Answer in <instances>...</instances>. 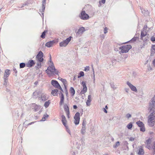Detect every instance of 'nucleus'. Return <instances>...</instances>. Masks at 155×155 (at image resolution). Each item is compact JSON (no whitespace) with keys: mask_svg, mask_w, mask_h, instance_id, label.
<instances>
[{"mask_svg":"<svg viewBox=\"0 0 155 155\" xmlns=\"http://www.w3.org/2000/svg\"><path fill=\"white\" fill-rule=\"evenodd\" d=\"M150 29H151V28H148L146 25H144L141 31L140 35V39L141 40H143V41H146L147 40L148 37L146 36V35L148 31Z\"/></svg>","mask_w":155,"mask_h":155,"instance_id":"nucleus-1","label":"nucleus"},{"mask_svg":"<svg viewBox=\"0 0 155 155\" xmlns=\"http://www.w3.org/2000/svg\"><path fill=\"white\" fill-rule=\"evenodd\" d=\"M46 72L48 74H53L54 75L58 74V71L55 69L54 64L51 65H49L47 69L46 70Z\"/></svg>","mask_w":155,"mask_h":155,"instance_id":"nucleus-2","label":"nucleus"},{"mask_svg":"<svg viewBox=\"0 0 155 155\" xmlns=\"http://www.w3.org/2000/svg\"><path fill=\"white\" fill-rule=\"evenodd\" d=\"M155 117V110L153 111V112L151 113L148 117V125L151 127H153L154 126L155 121H153L154 120Z\"/></svg>","mask_w":155,"mask_h":155,"instance_id":"nucleus-3","label":"nucleus"},{"mask_svg":"<svg viewBox=\"0 0 155 155\" xmlns=\"http://www.w3.org/2000/svg\"><path fill=\"white\" fill-rule=\"evenodd\" d=\"M131 48L132 46L130 45H127L120 47L119 49L121 50L120 51L121 53H126Z\"/></svg>","mask_w":155,"mask_h":155,"instance_id":"nucleus-4","label":"nucleus"},{"mask_svg":"<svg viewBox=\"0 0 155 155\" xmlns=\"http://www.w3.org/2000/svg\"><path fill=\"white\" fill-rule=\"evenodd\" d=\"M155 109V95L151 99V102L149 104L148 110L150 112L153 110Z\"/></svg>","mask_w":155,"mask_h":155,"instance_id":"nucleus-5","label":"nucleus"},{"mask_svg":"<svg viewBox=\"0 0 155 155\" xmlns=\"http://www.w3.org/2000/svg\"><path fill=\"white\" fill-rule=\"evenodd\" d=\"M72 37H69L68 38H67L65 40L63 41L60 43L59 45L61 47H65L68 44V43L71 40Z\"/></svg>","mask_w":155,"mask_h":155,"instance_id":"nucleus-6","label":"nucleus"},{"mask_svg":"<svg viewBox=\"0 0 155 155\" xmlns=\"http://www.w3.org/2000/svg\"><path fill=\"white\" fill-rule=\"evenodd\" d=\"M52 85L56 88H57L63 91V90L58 82L55 80H52L51 81Z\"/></svg>","mask_w":155,"mask_h":155,"instance_id":"nucleus-7","label":"nucleus"},{"mask_svg":"<svg viewBox=\"0 0 155 155\" xmlns=\"http://www.w3.org/2000/svg\"><path fill=\"white\" fill-rule=\"evenodd\" d=\"M74 119V123L76 125L79 124L80 121V113L77 112L75 115Z\"/></svg>","mask_w":155,"mask_h":155,"instance_id":"nucleus-8","label":"nucleus"},{"mask_svg":"<svg viewBox=\"0 0 155 155\" xmlns=\"http://www.w3.org/2000/svg\"><path fill=\"white\" fill-rule=\"evenodd\" d=\"M80 18L83 20H87L89 18V15L87 14L85 11H82L80 15Z\"/></svg>","mask_w":155,"mask_h":155,"instance_id":"nucleus-9","label":"nucleus"},{"mask_svg":"<svg viewBox=\"0 0 155 155\" xmlns=\"http://www.w3.org/2000/svg\"><path fill=\"white\" fill-rule=\"evenodd\" d=\"M43 54L41 51H40L36 56V58L40 62H42L43 61Z\"/></svg>","mask_w":155,"mask_h":155,"instance_id":"nucleus-10","label":"nucleus"},{"mask_svg":"<svg viewBox=\"0 0 155 155\" xmlns=\"http://www.w3.org/2000/svg\"><path fill=\"white\" fill-rule=\"evenodd\" d=\"M136 124L140 127V130L141 131L144 132L145 131L144 125L142 122L139 120L136 122Z\"/></svg>","mask_w":155,"mask_h":155,"instance_id":"nucleus-11","label":"nucleus"},{"mask_svg":"<svg viewBox=\"0 0 155 155\" xmlns=\"http://www.w3.org/2000/svg\"><path fill=\"white\" fill-rule=\"evenodd\" d=\"M63 91H60V92H58V94L60 98V105H62L63 103H64V95L63 94Z\"/></svg>","mask_w":155,"mask_h":155,"instance_id":"nucleus-12","label":"nucleus"},{"mask_svg":"<svg viewBox=\"0 0 155 155\" xmlns=\"http://www.w3.org/2000/svg\"><path fill=\"white\" fill-rule=\"evenodd\" d=\"M127 85L129 86V87H130V88L132 91L135 92L137 91V88L135 86L133 85L129 81H127Z\"/></svg>","mask_w":155,"mask_h":155,"instance_id":"nucleus-13","label":"nucleus"},{"mask_svg":"<svg viewBox=\"0 0 155 155\" xmlns=\"http://www.w3.org/2000/svg\"><path fill=\"white\" fill-rule=\"evenodd\" d=\"M46 4V0H43L42 2V14L43 16V18L44 17V12L45 9V4Z\"/></svg>","mask_w":155,"mask_h":155,"instance_id":"nucleus-14","label":"nucleus"},{"mask_svg":"<svg viewBox=\"0 0 155 155\" xmlns=\"http://www.w3.org/2000/svg\"><path fill=\"white\" fill-rule=\"evenodd\" d=\"M55 42V41L54 40L50 41L46 43L45 44V46L49 48L50 47L53 45Z\"/></svg>","mask_w":155,"mask_h":155,"instance_id":"nucleus-15","label":"nucleus"},{"mask_svg":"<svg viewBox=\"0 0 155 155\" xmlns=\"http://www.w3.org/2000/svg\"><path fill=\"white\" fill-rule=\"evenodd\" d=\"M61 117L62 118L61 121L62 124L64 126H66V125H67V122L66 117L64 115H62Z\"/></svg>","mask_w":155,"mask_h":155,"instance_id":"nucleus-16","label":"nucleus"},{"mask_svg":"<svg viewBox=\"0 0 155 155\" xmlns=\"http://www.w3.org/2000/svg\"><path fill=\"white\" fill-rule=\"evenodd\" d=\"M35 64L34 61L31 60L28 62L26 64V66L28 67H31L33 66Z\"/></svg>","mask_w":155,"mask_h":155,"instance_id":"nucleus-17","label":"nucleus"},{"mask_svg":"<svg viewBox=\"0 0 155 155\" xmlns=\"http://www.w3.org/2000/svg\"><path fill=\"white\" fill-rule=\"evenodd\" d=\"M91 95H89L88 96L87 100L86 102V105L87 106H89L90 105V102L91 101Z\"/></svg>","mask_w":155,"mask_h":155,"instance_id":"nucleus-18","label":"nucleus"},{"mask_svg":"<svg viewBox=\"0 0 155 155\" xmlns=\"http://www.w3.org/2000/svg\"><path fill=\"white\" fill-rule=\"evenodd\" d=\"M9 70L6 69L5 70L4 74V78H8V77L10 74V73L9 72Z\"/></svg>","mask_w":155,"mask_h":155,"instance_id":"nucleus-19","label":"nucleus"},{"mask_svg":"<svg viewBox=\"0 0 155 155\" xmlns=\"http://www.w3.org/2000/svg\"><path fill=\"white\" fill-rule=\"evenodd\" d=\"M85 31L84 28L83 27L80 28L77 33V34L80 35L82 34Z\"/></svg>","mask_w":155,"mask_h":155,"instance_id":"nucleus-20","label":"nucleus"},{"mask_svg":"<svg viewBox=\"0 0 155 155\" xmlns=\"http://www.w3.org/2000/svg\"><path fill=\"white\" fill-rule=\"evenodd\" d=\"M46 96L47 95L46 94H42L41 96V99L42 101H45L47 100L48 97H47Z\"/></svg>","mask_w":155,"mask_h":155,"instance_id":"nucleus-21","label":"nucleus"},{"mask_svg":"<svg viewBox=\"0 0 155 155\" xmlns=\"http://www.w3.org/2000/svg\"><path fill=\"white\" fill-rule=\"evenodd\" d=\"M144 152L143 150L141 147H140L139 149L138 154L139 155H143Z\"/></svg>","mask_w":155,"mask_h":155,"instance_id":"nucleus-22","label":"nucleus"},{"mask_svg":"<svg viewBox=\"0 0 155 155\" xmlns=\"http://www.w3.org/2000/svg\"><path fill=\"white\" fill-rule=\"evenodd\" d=\"M58 90L57 89L52 90L51 92V94L54 96H56L58 95Z\"/></svg>","mask_w":155,"mask_h":155,"instance_id":"nucleus-23","label":"nucleus"},{"mask_svg":"<svg viewBox=\"0 0 155 155\" xmlns=\"http://www.w3.org/2000/svg\"><path fill=\"white\" fill-rule=\"evenodd\" d=\"M61 81L63 83L65 88L66 89V84H67V81L65 79H64L62 78H61Z\"/></svg>","mask_w":155,"mask_h":155,"instance_id":"nucleus-24","label":"nucleus"},{"mask_svg":"<svg viewBox=\"0 0 155 155\" xmlns=\"http://www.w3.org/2000/svg\"><path fill=\"white\" fill-rule=\"evenodd\" d=\"M70 92L71 94V95L73 96L75 93V91L73 87H71L70 88Z\"/></svg>","mask_w":155,"mask_h":155,"instance_id":"nucleus-25","label":"nucleus"},{"mask_svg":"<svg viewBox=\"0 0 155 155\" xmlns=\"http://www.w3.org/2000/svg\"><path fill=\"white\" fill-rule=\"evenodd\" d=\"M87 88H83L82 90L80 92V94H84L87 91Z\"/></svg>","mask_w":155,"mask_h":155,"instance_id":"nucleus-26","label":"nucleus"},{"mask_svg":"<svg viewBox=\"0 0 155 155\" xmlns=\"http://www.w3.org/2000/svg\"><path fill=\"white\" fill-rule=\"evenodd\" d=\"M120 145V143L119 141L117 142L115 144L113 145V147L114 148H117Z\"/></svg>","mask_w":155,"mask_h":155,"instance_id":"nucleus-27","label":"nucleus"},{"mask_svg":"<svg viewBox=\"0 0 155 155\" xmlns=\"http://www.w3.org/2000/svg\"><path fill=\"white\" fill-rule=\"evenodd\" d=\"M48 117V115L47 114H45L43 116V117L42 118V119L41 120V121H45L46 119V118L47 117Z\"/></svg>","mask_w":155,"mask_h":155,"instance_id":"nucleus-28","label":"nucleus"},{"mask_svg":"<svg viewBox=\"0 0 155 155\" xmlns=\"http://www.w3.org/2000/svg\"><path fill=\"white\" fill-rule=\"evenodd\" d=\"M64 109L65 112L69 111V107L66 104L64 105Z\"/></svg>","mask_w":155,"mask_h":155,"instance_id":"nucleus-29","label":"nucleus"},{"mask_svg":"<svg viewBox=\"0 0 155 155\" xmlns=\"http://www.w3.org/2000/svg\"><path fill=\"white\" fill-rule=\"evenodd\" d=\"M39 109V106L37 105H35L34 108V109L35 111H38Z\"/></svg>","mask_w":155,"mask_h":155,"instance_id":"nucleus-30","label":"nucleus"},{"mask_svg":"<svg viewBox=\"0 0 155 155\" xmlns=\"http://www.w3.org/2000/svg\"><path fill=\"white\" fill-rule=\"evenodd\" d=\"M133 126L132 124L131 123H130L127 126V127L129 129H131Z\"/></svg>","mask_w":155,"mask_h":155,"instance_id":"nucleus-31","label":"nucleus"},{"mask_svg":"<svg viewBox=\"0 0 155 155\" xmlns=\"http://www.w3.org/2000/svg\"><path fill=\"white\" fill-rule=\"evenodd\" d=\"M80 75H78V78H80L81 77L84 76V72L83 71H81L79 73Z\"/></svg>","mask_w":155,"mask_h":155,"instance_id":"nucleus-32","label":"nucleus"},{"mask_svg":"<svg viewBox=\"0 0 155 155\" xmlns=\"http://www.w3.org/2000/svg\"><path fill=\"white\" fill-rule=\"evenodd\" d=\"M25 63H21L20 64V68H23L25 67Z\"/></svg>","mask_w":155,"mask_h":155,"instance_id":"nucleus-33","label":"nucleus"},{"mask_svg":"<svg viewBox=\"0 0 155 155\" xmlns=\"http://www.w3.org/2000/svg\"><path fill=\"white\" fill-rule=\"evenodd\" d=\"M141 12H142V13H143V14H144V15H145L146 14H147L148 13V12L147 10L146 11L145 10H144L143 9H141Z\"/></svg>","mask_w":155,"mask_h":155,"instance_id":"nucleus-34","label":"nucleus"},{"mask_svg":"<svg viewBox=\"0 0 155 155\" xmlns=\"http://www.w3.org/2000/svg\"><path fill=\"white\" fill-rule=\"evenodd\" d=\"M50 102H49V101H46L45 104H44V106L46 108H47L49 105L50 104Z\"/></svg>","mask_w":155,"mask_h":155,"instance_id":"nucleus-35","label":"nucleus"},{"mask_svg":"<svg viewBox=\"0 0 155 155\" xmlns=\"http://www.w3.org/2000/svg\"><path fill=\"white\" fill-rule=\"evenodd\" d=\"M81 85H82L83 87V88L85 87V88H87L86 86V83L84 81H83L81 84Z\"/></svg>","mask_w":155,"mask_h":155,"instance_id":"nucleus-36","label":"nucleus"},{"mask_svg":"<svg viewBox=\"0 0 155 155\" xmlns=\"http://www.w3.org/2000/svg\"><path fill=\"white\" fill-rule=\"evenodd\" d=\"M45 33L46 32L45 31H44L42 32L41 35V37L43 38H44L45 36Z\"/></svg>","mask_w":155,"mask_h":155,"instance_id":"nucleus-37","label":"nucleus"},{"mask_svg":"<svg viewBox=\"0 0 155 155\" xmlns=\"http://www.w3.org/2000/svg\"><path fill=\"white\" fill-rule=\"evenodd\" d=\"M33 96H35V98H37L38 97V95L39 94V93L37 92V91H35V92L33 93Z\"/></svg>","mask_w":155,"mask_h":155,"instance_id":"nucleus-38","label":"nucleus"},{"mask_svg":"<svg viewBox=\"0 0 155 155\" xmlns=\"http://www.w3.org/2000/svg\"><path fill=\"white\" fill-rule=\"evenodd\" d=\"M48 63L49 65H53V64H54L53 62L52 61L51 58H49Z\"/></svg>","mask_w":155,"mask_h":155,"instance_id":"nucleus-39","label":"nucleus"},{"mask_svg":"<svg viewBox=\"0 0 155 155\" xmlns=\"http://www.w3.org/2000/svg\"><path fill=\"white\" fill-rule=\"evenodd\" d=\"M4 82L3 83V85H6L7 84V83L8 82V78H4Z\"/></svg>","mask_w":155,"mask_h":155,"instance_id":"nucleus-40","label":"nucleus"},{"mask_svg":"<svg viewBox=\"0 0 155 155\" xmlns=\"http://www.w3.org/2000/svg\"><path fill=\"white\" fill-rule=\"evenodd\" d=\"M66 127V130L67 131V132L70 134L71 135V132L70 131L69 129V128L67 126V125H66V126H65Z\"/></svg>","mask_w":155,"mask_h":155,"instance_id":"nucleus-41","label":"nucleus"},{"mask_svg":"<svg viewBox=\"0 0 155 155\" xmlns=\"http://www.w3.org/2000/svg\"><path fill=\"white\" fill-rule=\"evenodd\" d=\"M151 139H149L148 140H147L146 141V143L147 145H148V144H150V143L151 142Z\"/></svg>","mask_w":155,"mask_h":155,"instance_id":"nucleus-42","label":"nucleus"},{"mask_svg":"<svg viewBox=\"0 0 155 155\" xmlns=\"http://www.w3.org/2000/svg\"><path fill=\"white\" fill-rule=\"evenodd\" d=\"M90 69V67L89 66H86L84 68V71H87L89 70Z\"/></svg>","mask_w":155,"mask_h":155,"instance_id":"nucleus-43","label":"nucleus"},{"mask_svg":"<svg viewBox=\"0 0 155 155\" xmlns=\"http://www.w3.org/2000/svg\"><path fill=\"white\" fill-rule=\"evenodd\" d=\"M86 124V121L85 119H84L82 123V126H85Z\"/></svg>","mask_w":155,"mask_h":155,"instance_id":"nucleus-44","label":"nucleus"},{"mask_svg":"<svg viewBox=\"0 0 155 155\" xmlns=\"http://www.w3.org/2000/svg\"><path fill=\"white\" fill-rule=\"evenodd\" d=\"M126 116L127 118L129 119L131 117V116L130 114L128 113L126 115Z\"/></svg>","mask_w":155,"mask_h":155,"instance_id":"nucleus-45","label":"nucleus"},{"mask_svg":"<svg viewBox=\"0 0 155 155\" xmlns=\"http://www.w3.org/2000/svg\"><path fill=\"white\" fill-rule=\"evenodd\" d=\"M41 62H39V63H37V65L38 66V67H37V68H39L41 67Z\"/></svg>","mask_w":155,"mask_h":155,"instance_id":"nucleus-46","label":"nucleus"},{"mask_svg":"<svg viewBox=\"0 0 155 155\" xmlns=\"http://www.w3.org/2000/svg\"><path fill=\"white\" fill-rule=\"evenodd\" d=\"M107 27H105L104 29V33L106 34L107 32Z\"/></svg>","mask_w":155,"mask_h":155,"instance_id":"nucleus-47","label":"nucleus"},{"mask_svg":"<svg viewBox=\"0 0 155 155\" xmlns=\"http://www.w3.org/2000/svg\"><path fill=\"white\" fill-rule=\"evenodd\" d=\"M66 114L67 115V116L69 118V114H70L69 111H68L67 112H66Z\"/></svg>","mask_w":155,"mask_h":155,"instance_id":"nucleus-48","label":"nucleus"},{"mask_svg":"<svg viewBox=\"0 0 155 155\" xmlns=\"http://www.w3.org/2000/svg\"><path fill=\"white\" fill-rule=\"evenodd\" d=\"M151 40L153 42L155 41V37H152L151 39Z\"/></svg>","mask_w":155,"mask_h":155,"instance_id":"nucleus-49","label":"nucleus"},{"mask_svg":"<svg viewBox=\"0 0 155 155\" xmlns=\"http://www.w3.org/2000/svg\"><path fill=\"white\" fill-rule=\"evenodd\" d=\"M137 38L136 37L134 38L131 40V41H135L136 40Z\"/></svg>","mask_w":155,"mask_h":155,"instance_id":"nucleus-50","label":"nucleus"},{"mask_svg":"<svg viewBox=\"0 0 155 155\" xmlns=\"http://www.w3.org/2000/svg\"><path fill=\"white\" fill-rule=\"evenodd\" d=\"M106 0H101V1L99 2V3H100L101 2L103 4H104Z\"/></svg>","mask_w":155,"mask_h":155,"instance_id":"nucleus-51","label":"nucleus"},{"mask_svg":"<svg viewBox=\"0 0 155 155\" xmlns=\"http://www.w3.org/2000/svg\"><path fill=\"white\" fill-rule=\"evenodd\" d=\"M86 128L85 126H82L81 130L84 131L85 130Z\"/></svg>","mask_w":155,"mask_h":155,"instance_id":"nucleus-52","label":"nucleus"},{"mask_svg":"<svg viewBox=\"0 0 155 155\" xmlns=\"http://www.w3.org/2000/svg\"><path fill=\"white\" fill-rule=\"evenodd\" d=\"M134 140V138L133 137H130V140L131 141H133Z\"/></svg>","mask_w":155,"mask_h":155,"instance_id":"nucleus-53","label":"nucleus"},{"mask_svg":"<svg viewBox=\"0 0 155 155\" xmlns=\"http://www.w3.org/2000/svg\"><path fill=\"white\" fill-rule=\"evenodd\" d=\"M65 90H66V91H65V94L66 95V96H68V91L67 90V87H66V89L65 88Z\"/></svg>","mask_w":155,"mask_h":155,"instance_id":"nucleus-54","label":"nucleus"},{"mask_svg":"<svg viewBox=\"0 0 155 155\" xmlns=\"http://www.w3.org/2000/svg\"><path fill=\"white\" fill-rule=\"evenodd\" d=\"M152 48L155 51V45H153L152 46Z\"/></svg>","mask_w":155,"mask_h":155,"instance_id":"nucleus-55","label":"nucleus"},{"mask_svg":"<svg viewBox=\"0 0 155 155\" xmlns=\"http://www.w3.org/2000/svg\"><path fill=\"white\" fill-rule=\"evenodd\" d=\"M85 133V130L84 131L83 130H81V133L82 134H84Z\"/></svg>","mask_w":155,"mask_h":155,"instance_id":"nucleus-56","label":"nucleus"},{"mask_svg":"<svg viewBox=\"0 0 155 155\" xmlns=\"http://www.w3.org/2000/svg\"><path fill=\"white\" fill-rule=\"evenodd\" d=\"M153 150L155 152V144H154L153 146Z\"/></svg>","mask_w":155,"mask_h":155,"instance_id":"nucleus-57","label":"nucleus"},{"mask_svg":"<svg viewBox=\"0 0 155 155\" xmlns=\"http://www.w3.org/2000/svg\"><path fill=\"white\" fill-rule=\"evenodd\" d=\"M125 90L128 93L129 89L125 88Z\"/></svg>","mask_w":155,"mask_h":155,"instance_id":"nucleus-58","label":"nucleus"},{"mask_svg":"<svg viewBox=\"0 0 155 155\" xmlns=\"http://www.w3.org/2000/svg\"><path fill=\"white\" fill-rule=\"evenodd\" d=\"M153 64L154 67H155V59L153 61Z\"/></svg>","mask_w":155,"mask_h":155,"instance_id":"nucleus-59","label":"nucleus"},{"mask_svg":"<svg viewBox=\"0 0 155 155\" xmlns=\"http://www.w3.org/2000/svg\"><path fill=\"white\" fill-rule=\"evenodd\" d=\"M77 108V107L76 105H74L73 106V108L74 109H76Z\"/></svg>","mask_w":155,"mask_h":155,"instance_id":"nucleus-60","label":"nucleus"},{"mask_svg":"<svg viewBox=\"0 0 155 155\" xmlns=\"http://www.w3.org/2000/svg\"><path fill=\"white\" fill-rule=\"evenodd\" d=\"M104 112H105V113H107V110H106V109L104 108Z\"/></svg>","mask_w":155,"mask_h":155,"instance_id":"nucleus-61","label":"nucleus"},{"mask_svg":"<svg viewBox=\"0 0 155 155\" xmlns=\"http://www.w3.org/2000/svg\"><path fill=\"white\" fill-rule=\"evenodd\" d=\"M13 71H14L15 73H16L17 72V70H16V69L15 68L13 69Z\"/></svg>","mask_w":155,"mask_h":155,"instance_id":"nucleus-62","label":"nucleus"},{"mask_svg":"<svg viewBox=\"0 0 155 155\" xmlns=\"http://www.w3.org/2000/svg\"><path fill=\"white\" fill-rule=\"evenodd\" d=\"M144 46V44H143V46H142V45H140V48H142Z\"/></svg>","mask_w":155,"mask_h":155,"instance_id":"nucleus-63","label":"nucleus"},{"mask_svg":"<svg viewBox=\"0 0 155 155\" xmlns=\"http://www.w3.org/2000/svg\"><path fill=\"white\" fill-rule=\"evenodd\" d=\"M37 83H38V82H37L36 81V82H35L34 84H36V85L37 84Z\"/></svg>","mask_w":155,"mask_h":155,"instance_id":"nucleus-64","label":"nucleus"}]
</instances>
